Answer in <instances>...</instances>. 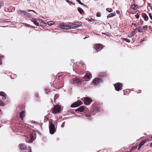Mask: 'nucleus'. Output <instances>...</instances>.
<instances>
[{
	"instance_id": "49",
	"label": "nucleus",
	"mask_w": 152,
	"mask_h": 152,
	"mask_svg": "<svg viewBox=\"0 0 152 152\" xmlns=\"http://www.w3.org/2000/svg\"><path fill=\"white\" fill-rule=\"evenodd\" d=\"M150 146L151 147H152V143H149Z\"/></svg>"
},
{
	"instance_id": "25",
	"label": "nucleus",
	"mask_w": 152,
	"mask_h": 152,
	"mask_svg": "<svg viewBox=\"0 0 152 152\" xmlns=\"http://www.w3.org/2000/svg\"><path fill=\"white\" fill-rule=\"evenodd\" d=\"M18 12L19 14L23 16V15L24 12H25V11L19 10H18Z\"/></svg>"
},
{
	"instance_id": "47",
	"label": "nucleus",
	"mask_w": 152,
	"mask_h": 152,
	"mask_svg": "<svg viewBox=\"0 0 152 152\" xmlns=\"http://www.w3.org/2000/svg\"><path fill=\"white\" fill-rule=\"evenodd\" d=\"M31 11H33V12H34L35 13H36V12L35 11H34V10H27V11L28 12H30Z\"/></svg>"
},
{
	"instance_id": "24",
	"label": "nucleus",
	"mask_w": 152,
	"mask_h": 152,
	"mask_svg": "<svg viewBox=\"0 0 152 152\" xmlns=\"http://www.w3.org/2000/svg\"><path fill=\"white\" fill-rule=\"evenodd\" d=\"M131 8L133 10H136L137 8V5L133 4L132 5Z\"/></svg>"
},
{
	"instance_id": "6",
	"label": "nucleus",
	"mask_w": 152,
	"mask_h": 152,
	"mask_svg": "<svg viewBox=\"0 0 152 152\" xmlns=\"http://www.w3.org/2000/svg\"><path fill=\"white\" fill-rule=\"evenodd\" d=\"M114 86L115 90L118 91L122 89V84L120 83H117L114 84Z\"/></svg>"
},
{
	"instance_id": "30",
	"label": "nucleus",
	"mask_w": 152,
	"mask_h": 152,
	"mask_svg": "<svg viewBox=\"0 0 152 152\" xmlns=\"http://www.w3.org/2000/svg\"><path fill=\"white\" fill-rule=\"evenodd\" d=\"M100 75L101 76L105 77L106 76V73L105 72H102L100 74Z\"/></svg>"
},
{
	"instance_id": "44",
	"label": "nucleus",
	"mask_w": 152,
	"mask_h": 152,
	"mask_svg": "<svg viewBox=\"0 0 152 152\" xmlns=\"http://www.w3.org/2000/svg\"><path fill=\"white\" fill-rule=\"evenodd\" d=\"M132 25L134 26L135 27H137V24L136 23H132Z\"/></svg>"
},
{
	"instance_id": "29",
	"label": "nucleus",
	"mask_w": 152,
	"mask_h": 152,
	"mask_svg": "<svg viewBox=\"0 0 152 152\" xmlns=\"http://www.w3.org/2000/svg\"><path fill=\"white\" fill-rule=\"evenodd\" d=\"M54 22L53 21H50L48 22L47 23V24L50 26H51V25L53 24Z\"/></svg>"
},
{
	"instance_id": "9",
	"label": "nucleus",
	"mask_w": 152,
	"mask_h": 152,
	"mask_svg": "<svg viewBox=\"0 0 152 152\" xmlns=\"http://www.w3.org/2000/svg\"><path fill=\"white\" fill-rule=\"evenodd\" d=\"M29 139L28 140V138L27 139H26V142L30 143L32 142L34 140V138L33 136V134H31L29 135Z\"/></svg>"
},
{
	"instance_id": "5",
	"label": "nucleus",
	"mask_w": 152,
	"mask_h": 152,
	"mask_svg": "<svg viewBox=\"0 0 152 152\" xmlns=\"http://www.w3.org/2000/svg\"><path fill=\"white\" fill-rule=\"evenodd\" d=\"M102 82L101 78L97 77L94 79L92 81V84L94 85H97Z\"/></svg>"
},
{
	"instance_id": "50",
	"label": "nucleus",
	"mask_w": 152,
	"mask_h": 152,
	"mask_svg": "<svg viewBox=\"0 0 152 152\" xmlns=\"http://www.w3.org/2000/svg\"><path fill=\"white\" fill-rule=\"evenodd\" d=\"M140 23H141V24L142 25L143 23V21H142L141 20H140Z\"/></svg>"
},
{
	"instance_id": "37",
	"label": "nucleus",
	"mask_w": 152,
	"mask_h": 152,
	"mask_svg": "<svg viewBox=\"0 0 152 152\" xmlns=\"http://www.w3.org/2000/svg\"><path fill=\"white\" fill-rule=\"evenodd\" d=\"M79 4H81V5H85L83 4V3H82L80 1V0H76Z\"/></svg>"
},
{
	"instance_id": "1",
	"label": "nucleus",
	"mask_w": 152,
	"mask_h": 152,
	"mask_svg": "<svg viewBox=\"0 0 152 152\" xmlns=\"http://www.w3.org/2000/svg\"><path fill=\"white\" fill-rule=\"evenodd\" d=\"M62 110L61 106L59 104L55 105L50 110V112L55 114L61 113Z\"/></svg>"
},
{
	"instance_id": "31",
	"label": "nucleus",
	"mask_w": 152,
	"mask_h": 152,
	"mask_svg": "<svg viewBox=\"0 0 152 152\" xmlns=\"http://www.w3.org/2000/svg\"><path fill=\"white\" fill-rule=\"evenodd\" d=\"M138 28V29L137 30H138V31L140 33L141 32H142V27L141 26H139Z\"/></svg>"
},
{
	"instance_id": "2",
	"label": "nucleus",
	"mask_w": 152,
	"mask_h": 152,
	"mask_svg": "<svg viewBox=\"0 0 152 152\" xmlns=\"http://www.w3.org/2000/svg\"><path fill=\"white\" fill-rule=\"evenodd\" d=\"M104 46L100 43H97L94 45L93 46V48L96 50L97 52L102 50Z\"/></svg>"
},
{
	"instance_id": "3",
	"label": "nucleus",
	"mask_w": 152,
	"mask_h": 152,
	"mask_svg": "<svg viewBox=\"0 0 152 152\" xmlns=\"http://www.w3.org/2000/svg\"><path fill=\"white\" fill-rule=\"evenodd\" d=\"M82 100L84 101V103L87 105L90 104L92 102L91 99L88 97H86L84 98H83Z\"/></svg>"
},
{
	"instance_id": "10",
	"label": "nucleus",
	"mask_w": 152,
	"mask_h": 152,
	"mask_svg": "<svg viewBox=\"0 0 152 152\" xmlns=\"http://www.w3.org/2000/svg\"><path fill=\"white\" fill-rule=\"evenodd\" d=\"M85 109V107L84 106H82L77 108L75 110V111L77 112H82L84 111Z\"/></svg>"
},
{
	"instance_id": "26",
	"label": "nucleus",
	"mask_w": 152,
	"mask_h": 152,
	"mask_svg": "<svg viewBox=\"0 0 152 152\" xmlns=\"http://www.w3.org/2000/svg\"><path fill=\"white\" fill-rule=\"evenodd\" d=\"M115 12L109 14L107 16V18H110L113 16H115Z\"/></svg>"
},
{
	"instance_id": "11",
	"label": "nucleus",
	"mask_w": 152,
	"mask_h": 152,
	"mask_svg": "<svg viewBox=\"0 0 152 152\" xmlns=\"http://www.w3.org/2000/svg\"><path fill=\"white\" fill-rule=\"evenodd\" d=\"M70 24L69 25H66L64 24H61L60 25V28L65 29H70Z\"/></svg>"
},
{
	"instance_id": "55",
	"label": "nucleus",
	"mask_w": 152,
	"mask_h": 152,
	"mask_svg": "<svg viewBox=\"0 0 152 152\" xmlns=\"http://www.w3.org/2000/svg\"><path fill=\"white\" fill-rule=\"evenodd\" d=\"M86 38V37L85 38H84V39H85V38Z\"/></svg>"
},
{
	"instance_id": "4",
	"label": "nucleus",
	"mask_w": 152,
	"mask_h": 152,
	"mask_svg": "<svg viewBox=\"0 0 152 152\" xmlns=\"http://www.w3.org/2000/svg\"><path fill=\"white\" fill-rule=\"evenodd\" d=\"M83 102L80 100H78L77 102L73 103L71 105V107H78L83 104Z\"/></svg>"
},
{
	"instance_id": "8",
	"label": "nucleus",
	"mask_w": 152,
	"mask_h": 152,
	"mask_svg": "<svg viewBox=\"0 0 152 152\" xmlns=\"http://www.w3.org/2000/svg\"><path fill=\"white\" fill-rule=\"evenodd\" d=\"M81 82V80L80 78H76L73 79V84H80Z\"/></svg>"
},
{
	"instance_id": "48",
	"label": "nucleus",
	"mask_w": 152,
	"mask_h": 152,
	"mask_svg": "<svg viewBox=\"0 0 152 152\" xmlns=\"http://www.w3.org/2000/svg\"><path fill=\"white\" fill-rule=\"evenodd\" d=\"M32 123H33V124H37V122L36 121H32Z\"/></svg>"
},
{
	"instance_id": "40",
	"label": "nucleus",
	"mask_w": 152,
	"mask_h": 152,
	"mask_svg": "<svg viewBox=\"0 0 152 152\" xmlns=\"http://www.w3.org/2000/svg\"><path fill=\"white\" fill-rule=\"evenodd\" d=\"M28 148H29L27 149L26 152H31V149L30 147H29Z\"/></svg>"
},
{
	"instance_id": "27",
	"label": "nucleus",
	"mask_w": 152,
	"mask_h": 152,
	"mask_svg": "<svg viewBox=\"0 0 152 152\" xmlns=\"http://www.w3.org/2000/svg\"><path fill=\"white\" fill-rule=\"evenodd\" d=\"M121 39L122 40L124 41L127 42L129 43L130 42V40L128 39L125 38H121Z\"/></svg>"
},
{
	"instance_id": "36",
	"label": "nucleus",
	"mask_w": 152,
	"mask_h": 152,
	"mask_svg": "<svg viewBox=\"0 0 152 152\" xmlns=\"http://www.w3.org/2000/svg\"><path fill=\"white\" fill-rule=\"evenodd\" d=\"M137 145L136 146H134V147H132V149H131V150L130 151H133L134 150V149H136V148H137Z\"/></svg>"
},
{
	"instance_id": "13",
	"label": "nucleus",
	"mask_w": 152,
	"mask_h": 152,
	"mask_svg": "<svg viewBox=\"0 0 152 152\" xmlns=\"http://www.w3.org/2000/svg\"><path fill=\"white\" fill-rule=\"evenodd\" d=\"M148 140H149L145 139V140H142V142H140L139 143V148H138V150H139L140 149V148L141 147V146L142 145H143L145 144V143L147 141H148Z\"/></svg>"
},
{
	"instance_id": "23",
	"label": "nucleus",
	"mask_w": 152,
	"mask_h": 152,
	"mask_svg": "<svg viewBox=\"0 0 152 152\" xmlns=\"http://www.w3.org/2000/svg\"><path fill=\"white\" fill-rule=\"evenodd\" d=\"M23 16H24L26 17H30L31 15L29 13L25 11V12H24L23 15Z\"/></svg>"
},
{
	"instance_id": "15",
	"label": "nucleus",
	"mask_w": 152,
	"mask_h": 152,
	"mask_svg": "<svg viewBox=\"0 0 152 152\" xmlns=\"http://www.w3.org/2000/svg\"><path fill=\"white\" fill-rule=\"evenodd\" d=\"M20 116V118H21L22 120H23V118H24L25 115V112L23 110L19 114Z\"/></svg>"
},
{
	"instance_id": "35",
	"label": "nucleus",
	"mask_w": 152,
	"mask_h": 152,
	"mask_svg": "<svg viewBox=\"0 0 152 152\" xmlns=\"http://www.w3.org/2000/svg\"><path fill=\"white\" fill-rule=\"evenodd\" d=\"M0 105L1 106L4 105V103L1 100H0Z\"/></svg>"
},
{
	"instance_id": "20",
	"label": "nucleus",
	"mask_w": 152,
	"mask_h": 152,
	"mask_svg": "<svg viewBox=\"0 0 152 152\" xmlns=\"http://www.w3.org/2000/svg\"><path fill=\"white\" fill-rule=\"evenodd\" d=\"M0 95L3 97V99H6L5 97L6 96V95L4 92H0Z\"/></svg>"
},
{
	"instance_id": "14",
	"label": "nucleus",
	"mask_w": 152,
	"mask_h": 152,
	"mask_svg": "<svg viewBox=\"0 0 152 152\" xmlns=\"http://www.w3.org/2000/svg\"><path fill=\"white\" fill-rule=\"evenodd\" d=\"M92 75L90 72L86 73L84 75V78L88 79H90Z\"/></svg>"
},
{
	"instance_id": "16",
	"label": "nucleus",
	"mask_w": 152,
	"mask_h": 152,
	"mask_svg": "<svg viewBox=\"0 0 152 152\" xmlns=\"http://www.w3.org/2000/svg\"><path fill=\"white\" fill-rule=\"evenodd\" d=\"M19 149L22 150H23L25 149L26 148V146L23 144H20L19 145Z\"/></svg>"
},
{
	"instance_id": "45",
	"label": "nucleus",
	"mask_w": 152,
	"mask_h": 152,
	"mask_svg": "<svg viewBox=\"0 0 152 152\" xmlns=\"http://www.w3.org/2000/svg\"><path fill=\"white\" fill-rule=\"evenodd\" d=\"M0 5H1L2 6H4V3L1 1L0 3Z\"/></svg>"
},
{
	"instance_id": "32",
	"label": "nucleus",
	"mask_w": 152,
	"mask_h": 152,
	"mask_svg": "<svg viewBox=\"0 0 152 152\" xmlns=\"http://www.w3.org/2000/svg\"><path fill=\"white\" fill-rule=\"evenodd\" d=\"M106 10L110 12L113 11L112 10L111 8H109L106 9Z\"/></svg>"
},
{
	"instance_id": "53",
	"label": "nucleus",
	"mask_w": 152,
	"mask_h": 152,
	"mask_svg": "<svg viewBox=\"0 0 152 152\" xmlns=\"http://www.w3.org/2000/svg\"><path fill=\"white\" fill-rule=\"evenodd\" d=\"M87 20H88V21H90V19H89V18H88V19H87Z\"/></svg>"
},
{
	"instance_id": "7",
	"label": "nucleus",
	"mask_w": 152,
	"mask_h": 152,
	"mask_svg": "<svg viewBox=\"0 0 152 152\" xmlns=\"http://www.w3.org/2000/svg\"><path fill=\"white\" fill-rule=\"evenodd\" d=\"M49 128L50 133L51 134H53L56 131L54 124H50Z\"/></svg>"
},
{
	"instance_id": "21",
	"label": "nucleus",
	"mask_w": 152,
	"mask_h": 152,
	"mask_svg": "<svg viewBox=\"0 0 152 152\" xmlns=\"http://www.w3.org/2000/svg\"><path fill=\"white\" fill-rule=\"evenodd\" d=\"M48 121L49 122V124H53V122L51 121H50V120H49L48 118L46 117H45V119L44 122V123L47 122V121Z\"/></svg>"
},
{
	"instance_id": "43",
	"label": "nucleus",
	"mask_w": 152,
	"mask_h": 152,
	"mask_svg": "<svg viewBox=\"0 0 152 152\" xmlns=\"http://www.w3.org/2000/svg\"><path fill=\"white\" fill-rule=\"evenodd\" d=\"M134 36L132 35V34L131 33L130 34H128V37H132Z\"/></svg>"
},
{
	"instance_id": "39",
	"label": "nucleus",
	"mask_w": 152,
	"mask_h": 152,
	"mask_svg": "<svg viewBox=\"0 0 152 152\" xmlns=\"http://www.w3.org/2000/svg\"><path fill=\"white\" fill-rule=\"evenodd\" d=\"M101 14L100 13L98 12L96 14V16L97 17H99L101 16Z\"/></svg>"
},
{
	"instance_id": "28",
	"label": "nucleus",
	"mask_w": 152,
	"mask_h": 152,
	"mask_svg": "<svg viewBox=\"0 0 152 152\" xmlns=\"http://www.w3.org/2000/svg\"><path fill=\"white\" fill-rule=\"evenodd\" d=\"M78 10L80 14H82L83 12V10L80 7L78 8Z\"/></svg>"
},
{
	"instance_id": "42",
	"label": "nucleus",
	"mask_w": 152,
	"mask_h": 152,
	"mask_svg": "<svg viewBox=\"0 0 152 152\" xmlns=\"http://www.w3.org/2000/svg\"><path fill=\"white\" fill-rule=\"evenodd\" d=\"M148 15L149 16L150 18L152 20V16L151 15V13H149L148 14Z\"/></svg>"
},
{
	"instance_id": "17",
	"label": "nucleus",
	"mask_w": 152,
	"mask_h": 152,
	"mask_svg": "<svg viewBox=\"0 0 152 152\" xmlns=\"http://www.w3.org/2000/svg\"><path fill=\"white\" fill-rule=\"evenodd\" d=\"M100 108L99 107H95L93 109V112L96 113L100 111Z\"/></svg>"
},
{
	"instance_id": "41",
	"label": "nucleus",
	"mask_w": 152,
	"mask_h": 152,
	"mask_svg": "<svg viewBox=\"0 0 152 152\" xmlns=\"http://www.w3.org/2000/svg\"><path fill=\"white\" fill-rule=\"evenodd\" d=\"M135 17L136 18L138 19L139 18V15L138 14H137L135 15Z\"/></svg>"
},
{
	"instance_id": "34",
	"label": "nucleus",
	"mask_w": 152,
	"mask_h": 152,
	"mask_svg": "<svg viewBox=\"0 0 152 152\" xmlns=\"http://www.w3.org/2000/svg\"><path fill=\"white\" fill-rule=\"evenodd\" d=\"M45 92L47 94H48V92H49L50 90L48 88H45Z\"/></svg>"
},
{
	"instance_id": "22",
	"label": "nucleus",
	"mask_w": 152,
	"mask_h": 152,
	"mask_svg": "<svg viewBox=\"0 0 152 152\" xmlns=\"http://www.w3.org/2000/svg\"><path fill=\"white\" fill-rule=\"evenodd\" d=\"M138 28H136L134 30L131 32V33L134 36L135 34L137 33V31H136V30H137Z\"/></svg>"
},
{
	"instance_id": "54",
	"label": "nucleus",
	"mask_w": 152,
	"mask_h": 152,
	"mask_svg": "<svg viewBox=\"0 0 152 152\" xmlns=\"http://www.w3.org/2000/svg\"><path fill=\"white\" fill-rule=\"evenodd\" d=\"M151 138L152 139V136L151 137Z\"/></svg>"
},
{
	"instance_id": "12",
	"label": "nucleus",
	"mask_w": 152,
	"mask_h": 152,
	"mask_svg": "<svg viewBox=\"0 0 152 152\" xmlns=\"http://www.w3.org/2000/svg\"><path fill=\"white\" fill-rule=\"evenodd\" d=\"M70 29L71 28H76L79 27V25L77 24L74 23H70Z\"/></svg>"
},
{
	"instance_id": "51",
	"label": "nucleus",
	"mask_w": 152,
	"mask_h": 152,
	"mask_svg": "<svg viewBox=\"0 0 152 152\" xmlns=\"http://www.w3.org/2000/svg\"><path fill=\"white\" fill-rule=\"evenodd\" d=\"M2 63V61L1 60L0 61V65Z\"/></svg>"
},
{
	"instance_id": "18",
	"label": "nucleus",
	"mask_w": 152,
	"mask_h": 152,
	"mask_svg": "<svg viewBox=\"0 0 152 152\" xmlns=\"http://www.w3.org/2000/svg\"><path fill=\"white\" fill-rule=\"evenodd\" d=\"M31 21L36 25L38 26H39V23L37 22V20L35 18H32Z\"/></svg>"
},
{
	"instance_id": "38",
	"label": "nucleus",
	"mask_w": 152,
	"mask_h": 152,
	"mask_svg": "<svg viewBox=\"0 0 152 152\" xmlns=\"http://www.w3.org/2000/svg\"><path fill=\"white\" fill-rule=\"evenodd\" d=\"M86 116L88 119H89L91 118V115L90 114L86 115Z\"/></svg>"
},
{
	"instance_id": "52",
	"label": "nucleus",
	"mask_w": 152,
	"mask_h": 152,
	"mask_svg": "<svg viewBox=\"0 0 152 152\" xmlns=\"http://www.w3.org/2000/svg\"><path fill=\"white\" fill-rule=\"evenodd\" d=\"M64 126V124H62L61 125V126L62 127H63V126Z\"/></svg>"
},
{
	"instance_id": "46",
	"label": "nucleus",
	"mask_w": 152,
	"mask_h": 152,
	"mask_svg": "<svg viewBox=\"0 0 152 152\" xmlns=\"http://www.w3.org/2000/svg\"><path fill=\"white\" fill-rule=\"evenodd\" d=\"M4 56H0V60L2 61V58H4Z\"/></svg>"
},
{
	"instance_id": "33",
	"label": "nucleus",
	"mask_w": 152,
	"mask_h": 152,
	"mask_svg": "<svg viewBox=\"0 0 152 152\" xmlns=\"http://www.w3.org/2000/svg\"><path fill=\"white\" fill-rule=\"evenodd\" d=\"M148 28L147 26H143L142 28V30H146Z\"/></svg>"
},
{
	"instance_id": "19",
	"label": "nucleus",
	"mask_w": 152,
	"mask_h": 152,
	"mask_svg": "<svg viewBox=\"0 0 152 152\" xmlns=\"http://www.w3.org/2000/svg\"><path fill=\"white\" fill-rule=\"evenodd\" d=\"M142 16L145 20L147 21L148 20V17L145 14L143 13L142 15Z\"/></svg>"
}]
</instances>
